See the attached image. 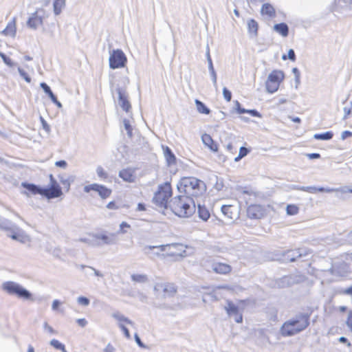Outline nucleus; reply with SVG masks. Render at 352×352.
Wrapping results in <instances>:
<instances>
[{"instance_id": "nucleus-61", "label": "nucleus", "mask_w": 352, "mask_h": 352, "mask_svg": "<svg viewBox=\"0 0 352 352\" xmlns=\"http://www.w3.org/2000/svg\"><path fill=\"white\" fill-rule=\"evenodd\" d=\"M344 294L352 295V285L344 290Z\"/></svg>"}, {"instance_id": "nucleus-51", "label": "nucleus", "mask_w": 352, "mask_h": 352, "mask_svg": "<svg viewBox=\"0 0 352 352\" xmlns=\"http://www.w3.org/2000/svg\"><path fill=\"white\" fill-rule=\"evenodd\" d=\"M20 74L27 82H31L30 77L25 72L20 70Z\"/></svg>"}, {"instance_id": "nucleus-20", "label": "nucleus", "mask_w": 352, "mask_h": 352, "mask_svg": "<svg viewBox=\"0 0 352 352\" xmlns=\"http://www.w3.org/2000/svg\"><path fill=\"white\" fill-rule=\"evenodd\" d=\"M23 188L28 190L29 193L31 195H40L43 197V188H40L35 184H23Z\"/></svg>"}, {"instance_id": "nucleus-60", "label": "nucleus", "mask_w": 352, "mask_h": 352, "mask_svg": "<svg viewBox=\"0 0 352 352\" xmlns=\"http://www.w3.org/2000/svg\"><path fill=\"white\" fill-rule=\"evenodd\" d=\"M246 113H250L253 116H258V113L256 110H246Z\"/></svg>"}, {"instance_id": "nucleus-37", "label": "nucleus", "mask_w": 352, "mask_h": 352, "mask_svg": "<svg viewBox=\"0 0 352 352\" xmlns=\"http://www.w3.org/2000/svg\"><path fill=\"white\" fill-rule=\"evenodd\" d=\"M248 153H249V150L247 148L243 147V146L241 147L239 149V153L238 156L235 158L234 160L236 162L240 160L241 159H242L243 157L246 156Z\"/></svg>"}, {"instance_id": "nucleus-47", "label": "nucleus", "mask_w": 352, "mask_h": 352, "mask_svg": "<svg viewBox=\"0 0 352 352\" xmlns=\"http://www.w3.org/2000/svg\"><path fill=\"white\" fill-rule=\"evenodd\" d=\"M236 110L238 113L243 114L246 113V110L241 107V104L238 101H236Z\"/></svg>"}, {"instance_id": "nucleus-39", "label": "nucleus", "mask_w": 352, "mask_h": 352, "mask_svg": "<svg viewBox=\"0 0 352 352\" xmlns=\"http://www.w3.org/2000/svg\"><path fill=\"white\" fill-rule=\"evenodd\" d=\"M124 126L126 131H127L128 135L131 137L133 135V128L129 120H124Z\"/></svg>"}, {"instance_id": "nucleus-53", "label": "nucleus", "mask_w": 352, "mask_h": 352, "mask_svg": "<svg viewBox=\"0 0 352 352\" xmlns=\"http://www.w3.org/2000/svg\"><path fill=\"white\" fill-rule=\"evenodd\" d=\"M288 58L292 60V61H295L296 60V56H295V53H294V51L293 50H289V52H288Z\"/></svg>"}, {"instance_id": "nucleus-32", "label": "nucleus", "mask_w": 352, "mask_h": 352, "mask_svg": "<svg viewBox=\"0 0 352 352\" xmlns=\"http://www.w3.org/2000/svg\"><path fill=\"white\" fill-rule=\"evenodd\" d=\"M286 212L288 215H296L299 212V208L296 204H289L286 208Z\"/></svg>"}, {"instance_id": "nucleus-26", "label": "nucleus", "mask_w": 352, "mask_h": 352, "mask_svg": "<svg viewBox=\"0 0 352 352\" xmlns=\"http://www.w3.org/2000/svg\"><path fill=\"white\" fill-rule=\"evenodd\" d=\"M164 155L168 164H175L176 163V157L168 146L164 148Z\"/></svg>"}, {"instance_id": "nucleus-21", "label": "nucleus", "mask_w": 352, "mask_h": 352, "mask_svg": "<svg viewBox=\"0 0 352 352\" xmlns=\"http://www.w3.org/2000/svg\"><path fill=\"white\" fill-rule=\"evenodd\" d=\"M221 211L230 219H233L236 216V208L232 205H223Z\"/></svg>"}, {"instance_id": "nucleus-15", "label": "nucleus", "mask_w": 352, "mask_h": 352, "mask_svg": "<svg viewBox=\"0 0 352 352\" xmlns=\"http://www.w3.org/2000/svg\"><path fill=\"white\" fill-rule=\"evenodd\" d=\"M117 92L118 94V102L120 107L124 111L129 112L131 108V105L128 99V94L126 90L122 88H118L117 89Z\"/></svg>"}, {"instance_id": "nucleus-52", "label": "nucleus", "mask_w": 352, "mask_h": 352, "mask_svg": "<svg viewBox=\"0 0 352 352\" xmlns=\"http://www.w3.org/2000/svg\"><path fill=\"white\" fill-rule=\"evenodd\" d=\"M76 322L78 324L79 326L84 327L87 324V320L85 318H80L76 320Z\"/></svg>"}, {"instance_id": "nucleus-54", "label": "nucleus", "mask_w": 352, "mask_h": 352, "mask_svg": "<svg viewBox=\"0 0 352 352\" xmlns=\"http://www.w3.org/2000/svg\"><path fill=\"white\" fill-rule=\"evenodd\" d=\"M55 165L58 167L65 168L67 163L64 160L58 161L55 163Z\"/></svg>"}, {"instance_id": "nucleus-62", "label": "nucleus", "mask_w": 352, "mask_h": 352, "mask_svg": "<svg viewBox=\"0 0 352 352\" xmlns=\"http://www.w3.org/2000/svg\"><path fill=\"white\" fill-rule=\"evenodd\" d=\"M338 309L340 311L344 313L347 311V307L345 306H340L339 307Z\"/></svg>"}, {"instance_id": "nucleus-5", "label": "nucleus", "mask_w": 352, "mask_h": 352, "mask_svg": "<svg viewBox=\"0 0 352 352\" xmlns=\"http://www.w3.org/2000/svg\"><path fill=\"white\" fill-rule=\"evenodd\" d=\"M157 248H159L161 252H164V254L166 256L172 257L175 259L185 257L187 256V245L179 243H171L162 245L160 246H156ZM150 250L155 248V246H150L148 248Z\"/></svg>"}, {"instance_id": "nucleus-6", "label": "nucleus", "mask_w": 352, "mask_h": 352, "mask_svg": "<svg viewBox=\"0 0 352 352\" xmlns=\"http://www.w3.org/2000/svg\"><path fill=\"white\" fill-rule=\"evenodd\" d=\"M3 289L10 295H15L23 300H32V294L18 283L8 281L3 284Z\"/></svg>"}, {"instance_id": "nucleus-41", "label": "nucleus", "mask_w": 352, "mask_h": 352, "mask_svg": "<svg viewBox=\"0 0 352 352\" xmlns=\"http://www.w3.org/2000/svg\"><path fill=\"white\" fill-rule=\"evenodd\" d=\"M130 228L131 226L128 223L123 221L120 225V232L124 234L127 232L128 230Z\"/></svg>"}, {"instance_id": "nucleus-35", "label": "nucleus", "mask_w": 352, "mask_h": 352, "mask_svg": "<svg viewBox=\"0 0 352 352\" xmlns=\"http://www.w3.org/2000/svg\"><path fill=\"white\" fill-rule=\"evenodd\" d=\"M50 344L56 349L60 350L63 352H67L65 345L60 343L58 340H52L50 342Z\"/></svg>"}, {"instance_id": "nucleus-29", "label": "nucleus", "mask_w": 352, "mask_h": 352, "mask_svg": "<svg viewBox=\"0 0 352 352\" xmlns=\"http://www.w3.org/2000/svg\"><path fill=\"white\" fill-rule=\"evenodd\" d=\"M195 102L199 113L206 115H208L210 113V110L201 101L197 99Z\"/></svg>"}, {"instance_id": "nucleus-3", "label": "nucleus", "mask_w": 352, "mask_h": 352, "mask_svg": "<svg viewBox=\"0 0 352 352\" xmlns=\"http://www.w3.org/2000/svg\"><path fill=\"white\" fill-rule=\"evenodd\" d=\"M172 211L180 217H188L195 211V206L192 199L184 195L175 197L170 204Z\"/></svg>"}, {"instance_id": "nucleus-24", "label": "nucleus", "mask_w": 352, "mask_h": 352, "mask_svg": "<svg viewBox=\"0 0 352 352\" xmlns=\"http://www.w3.org/2000/svg\"><path fill=\"white\" fill-rule=\"evenodd\" d=\"M96 173L100 178V179L102 181L111 182L110 179V176L108 171L104 169L102 166H98L96 168Z\"/></svg>"}, {"instance_id": "nucleus-43", "label": "nucleus", "mask_w": 352, "mask_h": 352, "mask_svg": "<svg viewBox=\"0 0 352 352\" xmlns=\"http://www.w3.org/2000/svg\"><path fill=\"white\" fill-rule=\"evenodd\" d=\"M0 57L2 58L3 62L8 66L12 67L13 66V62L12 60L7 57L3 53L0 52Z\"/></svg>"}, {"instance_id": "nucleus-1", "label": "nucleus", "mask_w": 352, "mask_h": 352, "mask_svg": "<svg viewBox=\"0 0 352 352\" xmlns=\"http://www.w3.org/2000/svg\"><path fill=\"white\" fill-rule=\"evenodd\" d=\"M180 193L193 199L203 196L206 192V184L195 177H182L177 184Z\"/></svg>"}, {"instance_id": "nucleus-50", "label": "nucleus", "mask_w": 352, "mask_h": 352, "mask_svg": "<svg viewBox=\"0 0 352 352\" xmlns=\"http://www.w3.org/2000/svg\"><path fill=\"white\" fill-rule=\"evenodd\" d=\"M41 122H42L43 129L47 132H50V127L49 124H47L46 121L44 119L41 118Z\"/></svg>"}, {"instance_id": "nucleus-19", "label": "nucleus", "mask_w": 352, "mask_h": 352, "mask_svg": "<svg viewBox=\"0 0 352 352\" xmlns=\"http://www.w3.org/2000/svg\"><path fill=\"white\" fill-rule=\"evenodd\" d=\"M201 138L204 144L211 151L214 152L218 151V144L212 140L210 135L205 133L202 135Z\"/></svg>"}, {"instance_id": "nucleus-48", "label": "nucleus", "mask_w": 352, "mask_h": 352, "mask_svg": "<svg viewBox=\"0 0 352 352\" xmlns=\"http://www.w3.org/2000/svg\"><path fill=\"white\" fill-rule=\"evenodd\" d=\"M60 182L63 185V186L66 189V190L68 191L69 190V187H70L69 180V179H61Z\"/></svg>"}, {"instance_id": "nucleus-4", "label": "nucleus", "mask_w": 352, "mask_h": 352, "mask_svg": "<svg viewBox=\"0 0 352 352\" xmlns=\"http://www.w3.org/2000/svg\"><path fill=\"white\" fill-rule=\"evenodd\" d=\"M173 195V189L170 182L160 184L153 197V202L162 209H166L169 199Z\"/></svg>"}, {"instance_id": "nucleus-59", "label": "nucleus", "mask_w": 352, "mask_h": 352, "mask_svg": "<svg viewBox=\"0 0 352 352\" xmlns=\"http://www.w3.org/2000/svg\"><path fill=\"white\" fill-rule=\"evenodd\" d=\"M115 349L113 346L111 344H108L106 348L104 349V352H114Z\"/></svg>"}, {"instance_id": "nucleus-8", "label": "nucleus", "mask_w": 352, "mask_h": 352, "mask_svg": "<svg viewBox=\"0 0 352 352\" xmlns=\"http://www.w3.org/2000/svg\"><path fill=\"white\" fill-rule=\"evenodd\" d=\"M49 178L50 182L49 187L43 188V197L49 199L60 197L63 195V192L60 185L53 175H50Z\"/></svg>"}, {"instance_id": "nucleus-46", "label": "nucleus", "mask_w": 352, "mask_h": 352, "mask_svg": "<svg viewBox=\"0 0 352 352\" xmlns=\"http://www.w3.org/2000/svg\"><path fill=\"white\" fill-rule=\"evenodd\" d=\"M107 208L109 210H118L120 207L115 201H111L107 204Z\"/></svg>"}, {"instance_id": "nucleus-16", "label": "nucleus", "mask_w": 352, "mask_h": 352, "mask_svg": "<svg viewBox=\"0 0 352 352\" xmlns=\"http://www.w3.org/2000/svg\"><path fill=\"white\" fill-rule=\"evenodd\" d=\"M226 310L227 314L229 316H234V320L236 322L241 323L243 321V316L239 312V309L236 305H235L232 302L228 301L227 306L226 307Z\"/></svg>"}, {"instance_id": "nucleus-34", "label": "nucleus", "mask_w": 352, "mask_h": 352, "mask_svg": "<svg viewBox=\"0 0 352 352\" xmlns=\"http://www.w3.org/2000/svg\"><path fill=\"white\" fill-rule=\"evenodd\" d=\"M113 318H116L119 322H120V324H130L131 323V321L125 318L122 314H121L120 313H115L113 314Z\"/></svg>"}, {"instance_id": "nucleus-58", "label": "nucleus", "mask_w": 352, "mask_h": 352, "mask_svg": "<svg viewBox=\"0 0 352 352\" xmlns=\"http://www.w3.org/2000/svg\"><path fill=\"white\" fill-rule=\"evenodd\" d=\"M309 159H318L320 157V155L319 153H310L307 155Z\"/></svg>"}, {"instance_id": "nucleus-13", "label": "nucleus", "mask_w": 352, "mask_h": 352, "mask_svg": "<svg viewBox=\"0 0 352 352\" xmlns=\"http://www.w3.org/2000/svg\"><path fill=\"white\" fill-rule=\"evenodd\" d=\"M266 214V208L261 204H250L247 208V216L252 219H260Z\"/></svg>"}, {"instance_id": "nucleus-36", "label": "nucleus", "mask_w": 352, "mask_h": 352, "mask_svg": "<svg viewBox=\"0 0 352 352\" xmlns=\"http://www.w3.org/2000/svg\"><path fill=\"white\" fill-rule=\"evenodd\" d=\"M10 237L20 242H24L26 238L25 235L23 232H14L10 235Z\"/></svg>"}, {"instance_id": "nucleus-27", "label": "nucleus", "mask_w": 352, "mask_h": 352, "mask_svg": "<svg viewBox=\"0 0 352 352\" xmlns=\"http://www.w3.org/2000/svg\"><path fill=\"white\" fill-rule=\"evenodd\" d=\"M198 214L199 217L205 221L210 217L208 210L205 206H202L201 205L198 206Z\"/></svg>"}, {"instance_id": "nucleus-38", "label": "nucleus", "mask_w": 352, "mask_h": 352, "mask_svg": "<svg viewBox=\"0 0 352 352\" xmlns=\"http://www.w3.org/2000/svg\"><path fill=\"white\" fill-rule=\"evenodd\" d=\"M306 191H307L308 192H310V193H316L317 192H331L332 190H330V189H328V190H325L324 188H316V187H307L305 190Z\"/></svg>"}, {"instance_id": "nucleus-10", "label": "nucleus", "mask_w": 352, "mask_h": 352, "mask_svg": "<svg viewBox=\"0 0 352 352\" xmlns=\"http://www.w3.org/2000/svg\"><path fill=\"white\" fill-rule=\"evenodd\" d=\"M109 60L111 69H118L125 67L127 58L121 50H114L111 52Z\"/></svg>"}, {"instance_id": "nucleus-7", "label": "nucleus", "mask_w": 352, "mask_h": 352, "mask_svg": "<svg viewBox=\"0 0 352 352\" xmlns=\"http://www.w3.org/2000/svg\"><path fill=\"white\" fill-rule=\"evenodd\" d=\"M285 78V74L281 70H273L266 81V89L269 93L276 92Z\"/></svg>"}, {"instance_id": "nucleus-12", "label": "nucleus", "mask_w": 352, "mask_h": 352, "mask_svg": "<svg viewBox=\"0 0 352 352\" xmlns=\"http://www.w3.org/2000/svg\"><path fill=\"white\" fill-rule=\"evenodd\" d=\"M84 191L87 193H89L91 191H95L98 192V195L102 199H106L109 198L112 193L111 189L106 187L104 185L98 184H92L90 185L85 186L84 187Z\"/></svg>"}, {"instance_id": "nucleus-25", "label": "nucleus", "mask_w": 352, "mask_h": 352, "mask_svg": "<svg viewBox=\"0 0 352 352\" xmlns=\"http://www.w3.org/2000/svg\"><path fill=\"white\" fill-rule=\"evenodd\" d=\"M248 32L256 36L258 30V24L254 19H250L247 23Z\"/></svg>"}, {"instance_id": "nucleus-28", "label": "nucleus", "mask_w": 352, "mask_h": 352, "mask_svg": "<svg viewBox=\"0 0 352 352\" xmlns=\"http://www.w3.org/2000/svg\"><path fill=\"white\" fill-rule=\"evenodd\" d=\"M41 87L54 102L58 103L60 104V103L57 100L56 96L53 94L50 87L46 83L41 82Z\"/></svg>"}, {"instance_id": "nucleus-63", "label": "nucleus", "mask_w": 352, "mask_h": 352, "mask_svg": "<svg viewBox=\"0 0 352 352\" xmlns=\"http://www.w3.org/2000/svg\"><path fill=\"white\" fill-rule=\"evenodd\" d=\"M47 329L51 333H55V331L54 330V329L52 327H50V326H47Z\"/></svg>"}, {"instance_id": "nucleus-45", "label": "nucleus", "mask_w": 352, "mask_h": 352, "mask_svg": "<svg viewBox=\"0 0 352 352\" xmlns=\"http://www.w3.org/2000/svg\"><path fill=\"white\" fill-rule=\"evenodd\" d=\"M78 302L83 306H87L89 304V300L85 296H80L78 298Z\"/></svg>"}, {"instance_id": "nucleus-30", "label": "nucleus", "mask_w": 352, "mask_h": 352, "mask_svg": "<svg viewBox=\"0 0 352 352\" xmlns=\"http://www.w3.org/2000/svg\"><path fill=\"white\" fill-rule=\"evenodd\" d=\"M114 236L113 234H101L96 236V239L99 241H101L104 244H110L113 241V238Z\"/></svg>"}, {"instance_id": "nucleus-44", "label": "nucleus", "mask_w": 352, "mask_h": 352, "mask_svg": "<svg viewBox=\"0 0 352 352\" xmlns=\"http://www.w3.org/2000/svg\"><path fill=\"white\" fill-rule=\"evenodd\" d=\"M223 97L227 102H230L232 99V93L226 87L223 89Z\"/></svg>"}, {"instance_id": "nucleus-64", "label": "nucleus", "mask_w": 352, "mask_h": 352, "mask_svg": "<svg viewBox=\"0 0 352 352\" xmlns=\"http://www.w3.org/2000/svg\"><path fill=\"white\" fill-rule=\"evenodd\" d=\"M28 352H34V347L31 345L28 346Z\"/></svg>"}, {"instance_id": "nucleus-23", "label": "nucleus", "mask_w": 352, "mask_h": 352, "mask_svg": "<svg viewBox=\"0 0 352 352\" xmlns=\"http://www.w3.org/2000/svg\"><path fill=\"white\" fill-rule=\"evenodd\" d=\"M274 30L281 36L285 37L289 34V28L286 23H280L274 26Z\"/></svg>"}, {"instance_id": "nucleus-49", "label": "nucleus", "mask_w": 352, "mask_h": 352, "mask_svg": "<svg viewBox=\"0 0 352 352\" xmlns=\"http://www.w3.org/2000/svg\"><path fill=\"white\" fill-rule=\"evenodd\" d=\"M120 327L121 328V329L122 330L124 336L126 337V338H130V333H129V329L124 326V324H120Z\"/></svg>"}, {"instance_id": "nucleus-33", "label": "nucleus", "mask_w": 352, "mask_h": 352, "mask_svg": "<svg viewBox=\"0 0 352 352\" xmlns=\"http://www.w3.org/2000/svg\"><path fill=\"white\" fill-rule=\"evenodd\" d=\"M333 138V133L327 131L324 133H318L314 135V138L316 140H328Z\"/></svg>"}, {"instance_id": "nucleus-55", "label": "nucleus", "mask_w": 352, "mask_h": 352, "mask_svg": "<svg viewBox=\"0 0 352 352\" xmlns=\"http://www.w3.org/2000/svg\"><path fill=\"white\" fill-rule=\"evenodd\" d=\"M344 118H346L351 113L352 109H351V108L344 107Z\"/></svg>"}, {"instance_id": "nucleus-11", "label": "nucleus", "mask_w": 352, "mask_h": 352, "mask_svg": "<svg viewBox=\"0 0 352 352\" xmlns=\"http://www.w3.org/2000/svg\"><path fill=\"white\" fill-rule=\"evenodd\" d=\"M155 289L164 298L174 297L177 292V287L173 283H158Z\"/></svg>"}, {"instance_id": "nucleus-14", "label": "nucleus", "mask_w": 352, "mask_h": 352, "mask_svg": "<svg viewBox=\"0 0 352 352\" xmlns=\"http://www.w3.org/2000/svg\"><path fill=\"white\" fill-rule=\"evenodd\" d=\"M212 270L215 274L228 276L232 273V267L226 263L215 262L212 265Z\"/></svg>"}, {"instance_id": "nucleus-2", "label": "nucleus", "mask_w": 352, "mask_h": 352, "mask_svg": "<svg viewBox=\"0 0 352 352\" xmlns=\"http://www.w3.org/2000/svg\"><path fill=\"white\" fill-rule=\"evenodd\" d=\"M309 314H300L295 318L285 321L280 329L281 335L292 336L302 331L309 325Z\"/></svg>"}, {"instance_id": "nucleus-56", "label": "nucleus", "mask_w": 352, "mask_h": 352, "mask_svg": "<svg viewBox=\"0 0 352 352\" xmlns=\"http://www.w3.org/2000/svg\"><path fill=\"white\" fill-rule=\"evenodd\" d=\"M352 136V132L349 131H345L342 133V139H346V138Z\"/></svg>"}, {"instance_id": "nucleus-40", "label": "nucleus", "mask_w": 352, "mask_h": 352, "mask_svg": "<svg viewBox=\"0 0 352 352\" xmlns=\"http://www.w3.org/2000/svg\"><path fill=\"white\" fill-rule=\"evenodd\" d=\"M132 279L135 282H145L147 280L146 276L142 274H134L132 276Z\"/></svg>"}, {"instance_id": "nucleus-57", "label": "nucleus", "mask_w": 352, "mask_h": 352, "mask_svg": "<svg viewBox=\"0 0 352 352\" xmlns=\"http://www.w3.org/2000/svg\"><path fill=\"white\" fill-rule=\"evenodd\" d=\"M60 304V302L58 300H54L52 302V309L56 310L58 308Z\"/></svg>"}, {"instance_id": "nucleus-17", "label": "nucleus", "mask_w": 352, "mask_h": 352, "mask_svg": "<svg viewBox=\"0 0 352 352\" xmlns=\"http://www.w3.org/2000/svg\"><path fill=\"white\" fill-rule=\"evenodd\" d=\"M119 177L126 182H134L136 177L135 169L133 168H124L120 171Z\"/></svg>"}, {"instance_id": "nucleus-9", "label": "nucleus", "mask_w": 352, "mask_h": 352, "mask_svg": "<svg viewBox=\"0 0 352 352\" xmlns=\"http://www.w3.org/2000/svg\"><path fill=\"white\" fill-rule=\"evenodd\" d=\"M48 14L43 8H38L30 16L27 21L28 26L32 29H36L43 25L44 21Z\"/></svg>"}, {"instance_id": "nucleus-42", "label": "nucleus", "mask_w": 352, "mask_h": 352, "mask_svg": "<svg viewBox=\"0 0 352 352\" xmlns=\"http://www.w3.org/2000/svg\"><path fill=\"white\" fill-rule=\"evenodd\" d=\"M346 324L349 328V331L352 332V310L349 311L346 320Z\"/></svg>"}, {"instance_id": "nucleus-22", "label": "nucleus", "mask_w": 352, "mask_h": 352, "mask_svg": "<svg viewBox=\"0 0 352 352\" xmlns=\"http://www.w3.org/2000/svg\"><path fill=\"white\" fill-rule=\"evenodd\" d=\"M261 13L262 15H266L269 17H274L276 15L275 9L269 3H264L262 6Z\"/></svg>"}, {"instance_id": "nucleus-31", "label": "nucleus", "mask_w": 352, "mask_h": 352, "mask_svg": "<svg viewBox=\"0 0 352 352\" xmlns=\"http://www.w3.org/2000/svg\"><path fill=\"white\" fill-rule=\"evenodd\" d=\"M65 0H55L54 2V12L55 14H59L65 7Z\"/></svg>"}, {"instance_id": "nucleus-18", "label": "nucleus", "mask_w": 352, "mask_h": 352, "mask_svg": "<svg viewBox=\"0 0 352 352\" xmlns=\"http://www.w3.org/2000/svg\"><path fill=\"white\" fill-rule=\"evenodd\" d=\"M2 33L7 36L14 37L16 33V18L14 17L9 21Z\"/></svg>"}]
</instances>
